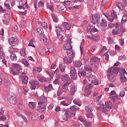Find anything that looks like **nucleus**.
<instances>
[{
	"label": "nucleus",
	"mask_w": 127,
	"mask_h": 127,
	"mask_svg": "<svg viewBox=\"0 0 127 127\" xmlns=\"http://www.w3.org/2000/svg\"><path fill=\"white\" fill-rule=\"evenodd\" d=\"M57 9L59 11H62V12H65L66 11V6L63 3H61L57 6Z\"/></svg>",
	"instance_id": "17"
},
{
	"label": "nucleus",
	"mask_w": 127,
	"mask_h": 127,
	"mask_svg": "<svg viewBox=\"0 0 127 127\" xmlns=\"http://www.w3.org/2000/svg\"><path fill=\"white\" fill-rule=\"evenodd\" d=\"M58 39H59V40H61V41H63L64 36H63V35L61 34H59V35H58Z\"/></svg>",
	"instance_id": "54"
},
{
	"label": "nucleus",
	"mask_w": 127,
	"mask_h": 127,
	"mask_svg": "<svg viewBox=\"0 0 127 127\" xmlns=\"http://www.w3.org/2000/svg\"><path fill=\"white\" fill-rule=\"evenodd\" d=\"M63 93H64V91H63V90L61 88H60L58 90L57 92V96L60 97V95L63 94Z\"/></svg>",
	"instance_id": "45"
},
{
	"label": "nucleus",
	"mask_w": 127,
	"mask_h": 127,
	"mask_svg": "<svg viewBox=\"0 0 127 127\" xmlns=\"http://www.w3.org/2000/svg\"><path fill=\"white\" fill-rule=\"evenodd\" d=\"M84 69L86 70V71L89 72L86 74L87 79H88V81H91V83L94 82V81L96 80V76L91 74V72H92V68H91V66H85Z\"/></svg>",
	"instance_id": "4"
},
{
	"label": "nucleus",
	"mask_w": 127,
	"mask_h": 127,
	"mask_svg": "<svg viewBox=\"0 0 127 127\" xmlns=\"http://www.w3.org/2000/svg\"><path fill=\"white\" fill-rule=\"evenodd\" d=\"M30 85V89H31V90H35V89H38L39 87H40L39 82L37 80L31 82Z\"/></svg>",
	"instance_id": "11"
},
{
	"label": "nucleus",
	"mask_w": 127,
	"mask_h": 127,
	"mask_svg": "<svg viewBox=\"0 0 127 127\" xmlns=\"http://www.w3.org/2000/svg\"><path fill=\"white\" fill-rule=\"evenodd\" d=\"M61 105H62V106H65V107H67L69 106V103L66 102L65 101H62L61 102Z\"/></svg>",
	"instance_id": "49"
},
{
	"label": "nucleus",
	"mask_w": 127,
	"mask_h": 127,
	"mask_svg": "<svg viewBox=\"0 0 127 127\" xmlns=\"http://www.w3.org/2000/svg\"><path fill=\"white\" fill-rule=\"evenodd\" d=\"M126 94V92H125V90H122L120 93V97H125V95Z\"/></svg>",
	"instance_id": "56"
},
{
	"label": "nucleus",
	"mask_w": 127,
	"mask_h": 127,
	"mask_svg": "<svg viewBox=\"0 0 127 127\" xmlns=\"http://www.w3.org/2000/svg\"><path fill=\"white\" fill-rule=\"evenodd\" d=\"M79 121L81 122V123H84V124L86 123L87 121H86V119L83 117H79L78 119Z\"/></svg>",
	"instance_id": "55"
},
{
	"label": "nucleus",
	"mask_w": 127,
	"mask_h": 127,
	"mask_svg": "<svg viewBox=\"0 0 127 127\" xmlns=\"http://www.w3.org/2000/svg\"><path fill=\"white\" fill-rule=\"evenodd\" d=\"M73 103H74V104H75V105H77V106H79V107H80V106H81V103H80V101H79L77 99H74L73 100Z\"/></svg>",
	"instance_id": "50"
},
{
	"label": "nucleus",
	"mask_w": 127,
	"mask_h": 127,
	"mask_svg": "<svg viewBox=\"0 0 127 127\" xmlns=\"http://www.w3.org/2000/svg\"><path fill=\"white\" fill-rule=\"evenodd\" d=\"M94 110V108L92 106H88L85 107V111L86 112H92V111Z\"/></svg>",
	"instance_id": "41"
},
{
	"label": "nucleus",
	"mask_w": 127,
	"mask_h": 127,
	"mask_svg": "<svg viewBox=\"0 0 127 127\" xmlns=\"http://www.w3.org/2000/svg\"><path fill=\"white\" fill-rule=\"evenodd\" d=\"M99 39L100 37L99 36L93 35V38L92 39V40H93V41H99Z\"/></svg>",
	"instance_id": "43"
},
{
	"label": "nucleus",
	"mask_w": 127,
	"mask_h": 127,
	"mask_svg": "<svg viewBox=\"0 0 127 127\" xmlns=\"http://www.w3.org/2000/svg\"><path fill=\"white\" fill-rule=\"evenodd\" d=\"M43 40L45 44L47 45V44H48V43H49V41L48 39H47V37L45 35H43Z\"/></svg>",
	"instance_id": "36"
},
{
	"label": "nucleus",
	"mask_w": 127,
	"mask_h": 127,
	"mask_svg": "<svg viewBox=\"0 0 127 127\" xmlns=\"http://www.w3.org/2000/svg\"><path fill=\"white\" fill-rule=\"evenodd\" d=\"M108 74H107L108 79H109L112 83H114L116 80L114 73L118 74L119 73V69L118 67H110L108 70Z\"/></svg>",
	"instance_id": "3"
},
{
	"label": "nucleus",
	"mask_w": 127,
	"mask_h": 127,
	"mask_svg": "<svg viewBox=\"0 0 127 127\" xmlns=\"http://www.w3.org/2000/svg\"><path fill=\"white\" fill-rule=\"evenodd\" d=\"M13 31H15V32H17V31H18V27L17 25H15L13 26Z\"/></svg>",
	"instance_id": "61"
},
{
	"label": "nucleus",
	"mask_w": 127,
	"mask_h": 127,
	"mask_svg": "<svg viewBox=\"0 0 127 127\" xmlns=\"http://www.w3.org/2000/svg\"><path fill=\"white\" fill-rule=\"evenodd\" d=\"M23 5H24V4L23 3L22 1H21L19 3V6H18V8L20 9H24V7H23Z\"/></svg>",
	"instance_id": "39"
},
{
	"label": "nucleus",
	"mask_w": 127,
	"mask_h": 127,
	"mask_svg": "<svg viewBox=\"0 0 127 127\" xmlns=\"http://www.w3.org/2000/svg\"><path fill=\"white\" fill-rule=\"evenodd\" d=\"M12 67L16 70L18 72L22 70V68H21V65H20V64H13Z\"/></svg>",
	"instance_id": "21"
},
{
	"label": "nucleus",
	"mask_w": 127,
	"mask_h": 127,
	"mask_svg": "<svg viewBox=\"0 0 127 127\" xmlns=\"http://www.w3.org/2000/svg\"><path fill=\"white\" fill-rule=\"evenodd\" d=\"M80 108L76 105H74L70 107V108L66 110L65 113L63 115L62 119L64 121H68L69 119L71 118L72 115L76 114V111H79Z\"/></svg>",
	"instance_id": "1"
},
{
	"label": "nucleus",
	"mask_w": 127,
	"mask_h": 127,
	"mask_svg": "<svg viewBox=\"0 0 127 127\" xmlns=\"http://www.w3.org/2000/svg\"><path fill=\"white\" fill-rule=\"evenodd\" d=\"M90 17L91 22L93 24H96V23H99V21H101V16L99 14H92Z\"/></svg>",
	"instance_id": "6"
},
{
	"label": "nucleus",
	"mask_w": 127,
	"mask_h": 127,
	"mask_svg": "<svg viewBox=\"0 0 127 127\" xmlns=\"http://www.w3.org/2000/svg\"><path fill=\"white\" fill-rule=\"evenodd\" d=\"M119 69V72L120 73L121 76L125 75V74H127V71L124 68H120L118 67Z\"/></svg>",
	"instance_id": "29"
},
{
	"label": "nucleus",
	"mask_w": 127,
	"mask_h": 127,
	"mask_svg": "<svg viewBox=\"0 0 127 127\" xmlns=\"http://www.w3.org/2000/svg\"><path fill=\"white\" fill-rule=\"evenodd\" d=\"M120 28H121L120 31H122V32H126V29L123 27L122 23H121V27H120Z\"/></svg>",
	"instance_id": "60"
},
{
	"label": "nucleus",
	"mask_w": 127,
	"mask_h": 127,
	"mask_svg": "<svg viewBox=\"0 0 127 127\" xmlns=\"http://www.w3.org/2000/svg\"><path fill=\"white\" fill-rule=\"evenodd\" d=\"M78 76H79V77H85V76H87V74H86V72L84 70H79L78 72Z\"/></svg>",
	"instance_id": "26"
},
{
	"label": "nucleus",
	"mask_w": 127,
	"mask_h": 127,
	"mask_svg": "<svg viewBox=\"0 0 127 127\" xmlns=\"http://www.w3.org/2000/svg\"><path fill=\"white\" fill-rule=\"evenodd\" d=\"M52 18L54 20V21H55V22H58V18H57L56 16H55V15H52Z\"/></svg>",
	"instance_id": "59"
},
{
	"label": "nucleus",
	"mask_w": 127,
	"mask_h": 127,
	"mask_svg": "<svg viewBox=\"0 0 127 127\" xmlns=\"http://www.w3.org/2000/svg\"><path fill=\"white\" fill-rule=\"evenodd\" d=\"M29 107H30L31 109L34 110L36 107V105H35V103H34V102H29Z\"/></svg>",
	"instance_id": "34"
},
{
	"label": "nucleus",
	"mask_w": 127,
	"mask_h": 127,
	"mask_svg": "<svg viewBox=\"0 0 127 127\" xmlns=\"http://www.w3.org/2000/svg\"><path fill=\"white\" fill-rule=\"evenodd\" d=\"M22 62L23 64L26 67H29V63H28V62L26 59H23L22 60Z\"/></svg>",
	"instance_id": "37"
},
{
	"label": "nucleus",
	"mask_w": 127,
	"mask_h": 127,
	"mask_svg": "<svg viewBox=\"0 0 127 127\" xmlns=\"http://www.w3.org/2000/svg\"><path fill=\"white\" fill-rule=\"evenodd\" d=\"M121 23H116L115 24L116 28L113 29L112 30V34L113 35H118V34H120L121 33V30L120 29V27H121Z\"/></svg>",
	"instance_id": "8"
},
{
	"label": "nucleus",
	"mask_w": 127,
	"mask_h": 127,
	"mask_svg": "<svg viewBox=\"0 0 127 127\" xmlns=\"http://www.w3.org/2000/svg\"><path fill=\"white\" fill-rule=\"evenodd\" d=\"M120 80L121 82L124 83L127 81V77H126L125 75H121L120 77Z\"/></svg>",
	"instance_id": "44"
},
{
	"label": "nucleus",
	"mask_w": 127,
	"mask_h": 127,
	"mask_svg": "<svg viewBox=\"0 0 127 127\" xmlns=\"http://www.w3.org/2000/svg\"><path fill=\"white\" fill-rule=\"evenodd\" d=\"M67 56L69 58L73 59L75 57V52L74 51L70 50L67 52Z\"/></svg>",
	"instance_id": "23"
},
{
	"label": "nucleus",
	"mask_w": 127,
	"mask_h": 127,
	"mask_svg": "<svg viewBox=\"0 0 127 127\" xmlns=\"http://www.w3.org/2000/svg\"><path fill=\"white\" fill-rule=\"evenodd\" d=\"M52 88V84H50L49 86L44 87V89L48 92L51 91V89Z\"/></svg>",
	"instance_id": "40"
},
{
	"label": "nucleus",
	"mask_w": 127,
	"mask_h": 127,
	"mask_svg": "<svg viewBox=\"0 0 127 127\" xmlns=\"http://www.w3.org/2000/svg\"><path fill=\"white\" fill-rule=\"evenodd\" d=\"M70 74L71 79H73V80H75V79H77V77L78 76V75L77 74V72H76V68H75V67L71 66L70 67Z\"/></svg>",
	"instance_id": "10"
},
{
	"label": "nucleus",
	"mask_w": 127,
	"mask_h": 127,
	"mask_svg": "<svg viewBox=\"0 0 127 127\" xmlns=\"http://www.w3.org/2000/svg\"><path fill=\"white\" fill-rule=\"evenodd\" d=\"M73 61V59L71 58H64V63H65V64H71Z\"/></svg>",
	"instance_id": "24"
},
{
	"label": "nucleus",
	"mask_w": 127,
	"mask_h": 127,
	"mask_svg": "<svg viewBox=\"0 0 127 127\" xmlns=\"http://www.w3.org/2000/svg\"><path fill=\"white\" fill-rule=\"evenodd\" d=\"M28 46H31L32 47H35L34 44H33V40H30L29 43L28 44Z\"/></svg>",
	"instance_id": "53"
},
{
	"label": "nucleus",
	"mask_w": 127,
	"mask_h": 127,
	"mask_svg": "<svg viewBox=\"0 0 127 127\" xmlns=\"http://www.w3.org/2000/svg\"><path fill=\"white\" fill-rule=\"evenodd\" d=\"M18 75H19V78H20L22 80V83L24 85H26L28 83V77L26 75V74L22 71L19 72Z\"/></svg>",
	"instance_id": "5"
},
{
	"label": "nucleus",
	"mask_w": 127,
	"mask_h": 127,
	"mask_svg": "<svg viewBox=\"0 0 127 127\" xmlns=\"http://www.w3.org/2000/svg\"><path fill=\"white\" fill-rule=\"evenodd\" d=\"M63 25L64 26V28L65 30H69L72 27V26H73V24H70L68 23L67 22H64L63 23Z\"/></svg>",
	"instance_id": "19"
},
{
	"label": "nucleus",
	"mask_w": 127,
	"mask_h": 127,
	"mask_svg": "<svg viewBox=\"0 0 127 127\" xmlns=\"http://www.w3.org/2000/svg\"><path fill=\"white\" fill-rule=\"evenodd\" d=\"M38 106L37 107V110L39 113H45L46 111V105L38 103Z\"/></svg>",
	"instance_id": "12"
},
{
	"label": "nucleus",
	"mask_w": 127,
	"mask_h": 127,
	"mask_svg": "<svg viewBox=\"0 0 127 127\" xmlns=\"http://www.w3.org/2000/svg\"><path fill=\"white\" fill-rule=\"evenodd\" d=\"M104 55L105 56L106 60H109V52H106Z\"/></svg>",
	"instance_id": "63"
},
{
	"label": "nucleus",
	"mask_w": 127,
	"mask_h": 127,
	"mask_svg": "<svg viewBox=\"0 0 127 127\" xmlns=\"http://www.w3.org/2000/svg\"><path fill=\"white\" fill-rule=\"evenodd\" d=\"M117 17H118V16L117 15V12L113 10L111 12V16L108 17L107 19L109 20V21H110V22H113L114 20H115Z\"/></svg>",
	"instance_id": "13"
},
{
	"label": "nucleus",
	"mask_w": 127,
	"mask_h": 127,
	"mask_svg": "<svg viewBox=\"0 0 127 127\" xmlns=\"http://www.w3.org/2000/svg\"><path fill=\"white\" fill-rule=\"evenodd\" d=\"M91 62H100V59L97 57H94L91 59Z\"/></svg>",
	"instance_id": "38"
},
{
	"label": "nucleus",
	"mask_w": 127,
	"mask_h": 127,
	"mask_svg": "<svg viewBox=\"0 0 127 127\" xmlns=\"http://www.w3.org/2000/svg\"><path fill=\"white\" fill-rule=\"evenodd\" d=\"M8 101L12 104L13 105H15L16 104V98H15V95L13 93H9L8 95Z\"/></svg>",
	"instance_id": "7"
},
{
	"label": "nucleus",
	"mask_w": 127,
	"mask_h": 127,
	"mask_svg": "<svg viewBox=\"0 0 127 127\" xmlns=\"http://www.w3.org/2000/svg\"><path fill=\"white\" fill-rule=\"evenodd\" d=\"M15 51V49H14V48H13V47H10L8 48V51L9 52L11 53V54H12V53H13V52H14Z\"/></svg>",
	"instance_id": "46"
},
{
	"label": "nucleus",
	"mask_w": 127,
	"mask_h": 127,
	"mask_svg": "<svg viewBox=\"0 0 127 127\" xmlns=\"http://www.w3.org/2000/svg\"><path fill=\"white\" fill-rule=\"evenodd\" d=\"M112 107H113V103L111 101L106 102L105 104L101 102L97 103L96 109L101 111L104 114H108V109H112Z\"/></svg>",
	"instance_id": "2"
},
{
	"label": "nucleus",
	"mask_w": 127,
	"mask_h": 127,
	"mask_svg": "<svg viewBox=\"0 0 127 127\" xmlns=\"http://www.w3.org/2000/svg\"><path fill=\"white\" fill-rule=\"evenodd\" d=\"M59 68L61 72H64L66 66L62 63H61L59 64Z\"/></svg>",
	"instance_id": "25"
},
{
	"label": "nucleus",
	"mask_w": 127,
	"mask_h": 127,
	"mask_svg": "<svg viewBox=\"0 0 127 127\" xmlns=\"http://www.w3.org/2000/svg\"><path fill=\"white\" fill-rule=\"evenodd\" d=\"M127 16L124 15L123 16L122 19V23H125V22H127Z\"/></svg>",
	"instance_id": "48"
},
{
	"label": "nucleus",
	"mask_w": 127,
	"mask_h": 127,
	"mask_svg": "<svg viewBox=\"0 0 127 127\" xmlns=\"http://www.w3.org/2000/svg\"><path fill=\"white\" fill-rule=\"evenodd\" d=\"M93 88V86H92V84H87L86 86V88L85 90V93L84 95L86 97H88L89 95L91 94V89Z\"/></svg>",
	"instance_id": "14"
},
{
	"label": "nucleus",
	"mask_w": 127,
	"mask_h": 127,
	"mask_svg": "<svg viewBox=\"0 0 127 127\" xmlns=\"http://www.w3.org/2000/svg\"><path fill=\"white\" fill-rule=\"evenodd\" d=\"M100 25L102 27H107V26H108V25L107 24V21L104 19H102Z\"/></svg>",
	"instance_id": "31"
},
{
	"label": "nucleus",
	"mask_w": 127,
	"mask_h": 127,
	"mask_svg": "<svg viewBox=\"0 0 127 127\" xmlns=\"http://www.w3.org/2000/svg\"><path fill=\"white\" fill-rule=\"evenodd\" d=\"M74 65L75 67H78V68H80V67L82 66V62L80 61H76L74 62Z\"/></svg>",
	"instance_id": "30"
},
{
	"label": "nucleus",
	"mask_w": 127,
	"mask_h": 127,
	"mask_svg": "<svg viewBox=\"0 0 127 127\" xmlns=\"http://www.w3.org/2000/svg\"><path fill=\"white\" fill-rule=\"evenodd\" d=\"M40 101L39 102L38 104H41L42 105H46L47 103V98L45 96H41L40 98Z\"/></svg>",
	"instance_id": "20"
},
{
	"label": "nucleus",
	"mask_w": 127,
	"mask_h": 127,
	"mask_svg": "<svg viewBox=\"0 0 127 127\" xmlns=\"http://www.w3.org/2000/svg\"><path fill=\"white\" fill-rule=\"evenodd\" d=\"M114 26H116V25H115V24H113L112 23H109L108 24V27H109V28H113Z\"/></svg>",
	"instance_id": "64"
},
{
	"label": "nucleus",
	"mask_w": 127,
	"mask_h": 127,
	"mask_svg": "<svg viewBox=\"0 0 127 127\" xmlns=\"http://www.w3.org/2000/svg\"><path fill=\"white\" fill-rule=\"evenodd\" d=\"M8 41L9 42V44L12 46H14V45H16V44H17V38L10 37L8 39Z\"/></svg>",
	"instance_id": "15"
},
{
	"label": "nucleus",
	"mask_w": 127,
	"mask_h": 127,
	"mask_svg": "<svg viewBox=\"0 0 127 127\" xmlns=\"http://www.w3.org/2000/svg\"><path fill=\"white\" fill-rule=\"evenodd\" d=\"M19 107L20 110H21V111H24V110H25V107L21 104H19Z\"/></svg>",
	"instance_id": "51"
},
{
	"label": "nucleus",
	"mask_w": 127,
	"mask_h": 127,
	"mask_svg": "<svg viewBox=\"0 0 127 127\" xmlns=\"http://www.w3.org/2000/svg\"><path fill=\"white\" fill-rule=\"evenodd\" d=\"M70 85V82H66L62 86V88H61L63 92H67L68 91V86Z\"/></svg>",
	"instance_id": "22"
},
{
	"label": "nucleus",
	"mask_w": 127,
	"mask_h": 127,
	"mask_svg": "<svg viewBox=\"0 0 127 127\" xmlns=\"http://www.w3.org/2000/svg\"><path fill=\"white\" fill-rule=\"evenodd\" d=\"M10 73L11 74H12V75H14V76H15L16 75H18V73L19 72H18L17 71H16L15 70H14V69H13V68H11L10 69Z\"/></svg>",
	"instance_id": "35"
},
{
	"label": "nucleus",
	"mask_w": 127,
	"mask_h": 127,
	"mask_svg": "<svg viewBox=\"0 0 127 127\" xmlns=\"http://www.w3.org/2000/svg\"><path fill=\"white\" fill-rule=\"evenodd\" d=\"M41 26H42V27L44 28H47V23L46 22H42Z\"/></svg>",
	"instance_id": "62"
},
{
	"label": "nucleus",
	"mask_w": 127,
	"mask_h": 127,
	"mask_svg": "<svg viewBox=\"0 0 127 127\" xmlns=\"http://www.w3.org/2000/svg\"><path fill=\"white\" fill-rule=\"evenodd\" d=\"M77 91V87L75 86H72L70 89V94L71 95H74L75 92Z\"/></svg>",
	"instance_id": "32"
},
{
	"label": "nucleus",
	"mask_w": 127,
	"mask_h": 127,
	"mask_svg": "<svg viewBox=\"0 0 127 127\" xmlns=\"http://www.w3.org/2000/svg\"><path fill=\"white\" fill-rule=\"evenodd\" d=\"M20 52L22 56H25V49L23 48L21 49Z\"/></svg>",
	"instance_id": "47"
},
{
	"label": "nucleus",
	"mask_w": 127,
	"mask_h": 127,
	"mask_svg": "<svg viewBox=\"0 0 127 127\" xmlns=\"http://www.w3.org/2000/svg\"><path fill=\"white\" fill-rule=\"evenodd\" d=\"M84 125L86 126V127H92V123L86 121L85 123H84Z\"/></svg>",
	"instance_id": "58"
},
{
	"label": "nucleus",
	"mask_w": 127,
	"mask_h": 127,
	"mask_svg": "<svg viewBox=\"0 0 127 127\" xmlns=\"http://www.w3.org/2000/svg\"><path fill=\"white\" fill-rule=\"evenodd\" d=\"M62 80L64 82V83H69V80L70 77H69V75L64 73L61 76Z\"/></svg>",
	"instance_id": "16"
},
{
	"label": "nucleus",
	"mask_w": 127,
	"mask_h": 127,
	"mask_svg": "<svg viewBox=\"0 0 127 127\" xmlns=\"http://www.w3.org/2000/svg\"><path fill=\"white\" fill-rule=\"evenodd\" d=\"M116 5L117 6H118V8H119L121 10H124L125 9V6H124V5H123V3H122V2H117Z\"/></svg>",
	"instance_id": "27"
},
{
	"label": "nucleus",
	"mask_w": 127,
	"mask_h": 127,
	"mask_svg": "<svg viewBox=\"0 0 127 127\" xmlns=\"http://www.w3.org/2000/svg\"><path fill=\"white\" fill-rule=\"evenodd\" d=\"M6 8L10 9V5H9V0H6L4 3Z\"/></svg>",
	"instance_id": "33"
},
{
	"label": "nucleus",
	"mask_w": 127,
	"mask_h": 127,
	"mask_svg": "<svg viewBox=\"0 0 127 127\" xmlns=\"http://www.w3.org/2000/svg\"><path fill=\"white\" fill-rule=\"evenodd\" d=\"M10 58L12 61H16L17 59V57H16V55L13 53L11 54V56L10 57Z\"/></svg>",
	"instance_id": "28"
},
{
	"label": "nucleus",
	"mask_w": 127,
	"mask_h": 127,
	"mask_svg": "<svg viewBox=\"0 0 127 127\" xmlns=\"http://www.w3.org/2000/svg\"><path fill=\"white\" fill-rule=\"evenodd\" d=\"M72 39L69 38L67 39L66 40V43L64 45V50H72V46L71 44L72 43V41H71Z\"/></svg>",
	"instance_id": "9"
},
{
	"label": "nucleus",
	"mask_w": 127,
	"mask_h": 127,
	"mask_svg": "<svg viewBox=\"0 0 127 127\" xmlns=\"http://www.w3.org/2000/svg\"><path fill=\"white\" fill-rule=\"evenodd\" d=\"M3 84L5 86H9V80L4 79H3Z\"/></svg>",
	"instance_id": "42"
},
{
	"label": "nucleus",
	"mask_w": 127,
	"mask_h": 127,
	"mask_svg": "<svg viewBox=\"0 0 127 127\" xmlns=\"http://www.w3.org/2000/svg\"><path fill=\"white\" fill-rule=\"evenodd\" d=\"M87 38L90 39V40H93V38H94V34H91L90 35L87 36Z\"/></svg>",
	"instance_id": "57"
},
{
	"label": "nucleus",
	"mask_w": 127,
	"mask_h": 127,
	"mask_svg": "<svg viewBox=\"0 0 127 127\" xmlns=\"http://www.w3.org/2000/svg\"><path fill=\"white\" fill-rule=\"evenodd\" d=\"M110 99L112 101H115V100H118L119 99V96L116 95L115 96H113L114 95H116V91L112 90L111 93H109Z\"/></svg>",
	"instance_id": "18"
},
{
	"label": "nucleus",
	"mask_w": 127,
	"mask_h": 127,
	"mask_svg": "<svg viewBox=\"0 0 127 127\" xmlns=\"http://www.w3.org/2000/svg\"><path fill=\"white\" fill-rule=\"evenodd\" d=\"M44 6V3L42 2V1L40 0L39 2H38V7H43Z\"/></svg>",
	"instance_id": "52"
}]
</instances>
